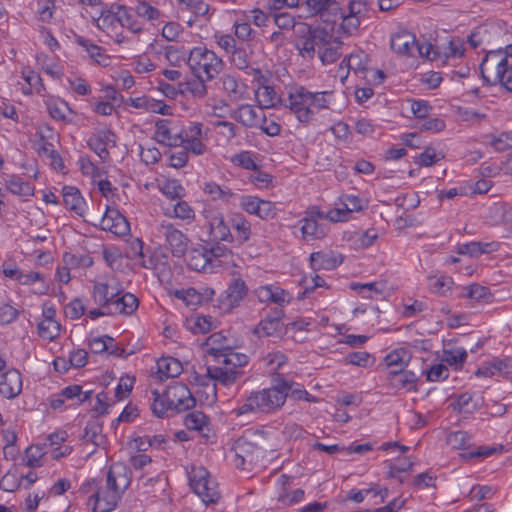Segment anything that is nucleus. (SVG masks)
<instances>
[{"label":"nucleus","instance_id":"64","mask_svg":"<svg viewBox=\"0 0 512 512\" xmlns=\"http://www.w3.org/2000/svg\"><path fill=\"white\" fill-rule=\"evenodd\" d=\"M490 144L498 152L512 148V132H503L498 137L493 136Z\"/></svg>","mask_w":512,"mask_h":512},{"label":"nucleus","instance_id":"10","mask_svg":"<svg viewBox=\"0 0 512 512\" xmlns=\"http://www.w3.org/2000/svg\"><path fill=\"white\" fill-rule=\"evenodd\" d=\"M158 232L165 239L174 257L185 256L189 239L182 231L171 223L162 222L158 227Z\"/></svg>","mask_w":512,"mask_h":512},{"label":"nucleus","instance_id":"52","mask_svg":"<svg viewBox=\"0 0 512 512\" xmlns=\"http://www.w3.org/2000/svg\"><path fill=\"white\" fill-rule=\"evenodd\" d=\"M165 155L169 159V165L177 169L184 167L187 164L189 158L188 153L183 146H181V149L177 151H166Z\"/></svg>","mask_w":512,"mask_h":512},{"label":"nucleus","instance_id":"24","mask_svg":"<svg viewBox=\"0 0 512 512\" xmlns=\"http://www.w3.org/2000/svg\"><path fill=\"white\" fill-rule=\"evenodd\" d=\"M64 206L75 212L78 216H83L85 200L78 188L73 186H64L62 190Z\"/></svg>","mask_w":512,"mask_h":512},{"label":"nucleus","instance_id":"60","mask_svg":"<svg viewBox=\"0 0 512 512\" xmlns=\"http://www.w3.org/2000/svg\"><path fill=\"white\" fill-rule=\"evenodd\" d=\"M261 201L262 199L256 196L246 195L241 197L240 206L247 213L259 216Z\"/></svg>","mask_w":512,"mask_h":512},{"label":"nucleus","instance_id":"14","mask_svg":"<svg viewBox=\"0 0 512 512\" xmlns=\"http://www.w3.org/2000/svg\"><path fill=\"white\" fill-rule=\"evenodd\" d=\"M208 354L213 356L216 361L224 365H234V367H244L249 362V357L244 353L236 352L230 346L210 347Z\"/></svg>","mask_w":512,"mask_h":512},{"label":"nucleus","instance_id":"40","mask_svg":"<svg viewBox=\"0 0 512 512\" xmlns=\"http://www.w3.org/2000/svg\"><path fill=\"white\" fill-rule=\"evenodd\" d=\"M153 403L151 404L152 412L158 418H163L168 411L175 412L172 405L166 399V393L160 394L157 390L152 392Z\"/></svg>","mask_w":512,"mask_h":512},{"label":"nucleus","instance_id":"46","mask_svg":"<svg viewBox=\"0 0 512 512\" xmlns=\"http://www.w3.org/2000/svg\"><path fill=\"white\" fill-rule=\"evenodd\" d=\"M192 323L190 329L193 333L205 334L213 328V317L211 316H196L194 319L189 320Z\"/></svg>","mask_w":512,"mask_h":512},{"label":"nucleus","instance_id":"20","mask_svg":"<svg viewBox=\"0 0 512 512\" xmlns=\"http://www.w3.org/2000/svg\"><path fill=\"white\" fill-rule=\"evenodd\" d=\"M121 290L118 285H112L110 283L96 282L93 287V299L94 302L101 307L110 308L113 300L120 295Z\"/></svg>","mask_w":512,"mask_h":512},{"label":"nucleus","instance_id":"25","mask_svg":"<svg viewBox=\"0 0 512 512\" xmlns=\"http://www.w3.org/2000/svg\"><path fill=\"white\" fill-rule=\"evenodd\" d=\"M207 80L203 76L195 77L186 81L178 82V91L180 95H191L194 98H204L207 95Z\"/></svg>","mask_w":512,"mask_h":512},{"label":"nucleus","instance_id":"30","mask_svg":"<svg viewBox=\"0 0 512 512\" xmlns=\"http://www.w3.org/2000/svg\"><path fill=\"white\" fill-rule=\"evenodd\" d=\"M207 372H212L213 375L211 377L214 381L219 382L224 386L233 385L243 374V371L230 370L229 367L225 366H217V367H207Z\"/></svg>","mask_w":512,"mask_h":512},{"label":"nucleus","instance_id":"5","mask_svg":"<svg viewBox=\"0 0 512 512\" xmlns=\"http://www.w3.org/2000/svg\"><path fill=\"white\" fill-rule=\"evenodd\" d=\"M191 489L208 504H215L220 499L218 484L204 467H193L188 473Z\"/></svg>","mask_w":512,"mask_h":512},{"label":"nucleus","instance_id":"58","mask_svg":"<svg viewBox=\"0 0 512 512\" xmlns=\"http://www.w3.org/2000/svg\"><path fill=\"white\" fill-rule=\"evenodd\" d=\"M466 296L476 301H486L491 297L489 289L479 284H472L465 288Z\"/></svg>","mask_w":512,"mask_h":512},{"label":"nucleus","instance_id":"59","mask_svg":"<svg viewBox=\"0 0 512 512\" xmlns=\"http://www.w3.org/2000/svg\"><path fill=\"white\" fill-rule=\"evenodd\" d=\"M183 147L187 151V153H192L194 155H203L207 151V146L201 141V138L194 137L189 138L188 133L185 135V142Z\"/></svg>","mask_w":512,"mask_h":512},{"label":"nucleus","instance_id":"55","mask_svg":"<svg viewBox=\"0 0 512 512\" xmlns=\"http://www.w3.org/2000/svg\"><path fill=\"white\" fill-rule=\"evenodd\" d=\"M444 156L442 154L436 153L435 149L432 147H427L424 152H422L416 159V163L423 167H429L433 164L437 163Z\"/></svg>","mask_w":512,"mask_h":512},{"label":"nucleus","instance_id":"61","mask_svg":"<svg viewBox=\"0 0 512 512\" xmlns=\"http://www.w3.org/2000/svg\"><path fill=\"white\" fill-rule=\"evenodd\" d=\"M137 16L147 20H156L160 16V11L147 2H139L135 7Z\"/></svg>","mask_w":512,"mask_h":512},{"label":"nucleus","instance_id":"50","mask_svg":"<svg viewBox=\"0 0 512 512\" xmlns=\"http://www.w3.org/2000/svg\"><path fill=\"white\" fill-rule=\"evenodd\" d=\"M101 432L102 424L97 419L91 420L87 423L84 429L83 439L86 442H91L95 445H99L98 438L101 437Z\"/></svg>","mask_w":512,"mask_h":512},{"label":"nucleus","instance_id":"35","mask_svg":"<svg viewBox=\"0 0 512 512\" xmlns=\"http://www.w3.org/2000/svg\"><path fill=\"white\" fill-rule=\"evenodd\" d=\"M253 333L258 337L280 336L283 333V324L266 316L255 326Z\"/></svg>","mask_w":512,"mask_h":512},{"label":"nucleus","instance_id":"22","mask_svg":"<svg viewBox=\"0 0 512 512\" xmlns=\"http://www.w3.org/2000/svg\"><path fill=\"white\" fill-rule=\"evenodd\" d=\"M388 379L393 388L405 389L407 391L416 390L415 382L417 381V376L412 371L402 368L391 369V371H388Z\"/></svg>","mask_w":512,"mask_h":512},{"label":"nucleus","instance_id":"48","mask_svg":"<svg viewBox=\"0 0 512 512\" xmlns=\"http://www.w3.org/2000/svg\"><path fill=\"white\" fill-rule=\"evenodd\" d=\"M286 388H281L283 394H286V399L290 397L294 400H303V397L308 395V392L304 389L303 385L295 383L293 381L284 378Z\"/></svg>","mask_w":512,"mask_h":512},{"label":"nucleus","instance_id":"4","mask_svg":"<svg viewBox=\"0 0 512 512\" xmlns=\"http://www.w3.org/2000/svg\"><path fill=\"white\" fill-rule=\"evenodd\" d=\"M187 65L195 77L204 74L207 81L215 79L225 67L223 60L205 46H197L189 51Z\"/></svg>","mask_w":512,"mask_h":512},{"label":"nucleus","instance_id":"44","mask_svg":"<svg viewBox=\"0 0 512 512\" xmlns=\"http://www.w3.org/2000/svg\"><path fill=\"white\" fill-rule=\"evenodd\" d=\"M164 54L171 65L177 66L183 61L187 62L188 53L183 46L168 45L164 47Z\"/></svg>","mask_w":512,"mask_h":512},{"label":"nucleus","instance_id":"49","mask_svg":"<svg viewBox=\"0 0 512 512\" xmlns=\"http://www.w3.org/2000/svg\"><path fill=\"white\" fill-rule=\"evenodd\" d=\"M502 447L499 449L492 446H479L475 450L470 452H463L460 454V457L464 460H471L473 458L484 459L487 458L497 452H501Z\"/></svg>","mask_w":512,"mask_h":512},{"label":"nucleus","instance_id":"12","mask_svg":"<svg viewBox=\"0 0 512 512\" xmlns=\"http://www.w3.org/2000/svg\"><path fill=\"white\" fill-rule=\"evenodd\" d=\"M100 227L117 236H125L130 232V225L127 219L117 210L109 206L101 218Z\"/></svg>","mask_w":512,"mask_h":512},{"label":"nucleus","instance_id":"34","mask_svg":"<svg viewBox=\"0 0 512 512\" xmlns=\"http://www.w3.org/2000/svg\"><path fill=\"white\" fill-rule=\"evenodd\" d=\"M5 185L11 193L18 196L28 197L34 194V187L18 175H10L5 180Z\"/></svg>","mask_w":512,"mask_h":512},{"label":"nucleus","instance_id":"38","mask_svg":"<svg viewBox=\"0 0 512 512\" xmlns=\"http://www.w3.org/2000/svg\"><path fill=\"white\" fill-rule=\"evenodd\" d=\"M336 18H340L342 20L340 24V30L345 35H352V33L358 29L361 23V17L351 13L344 14L340 8L339 11L337 12V16L334 17L332 20L336 21Z\"/></svg>","mask_w":512,"mask_h":512},{"label":"nucleus","instance_id":"16","mask_svg":"<svg viewBox=\"0 0 512 512\" xmlns=\"http://www.w3.org/2000/svg\"><path fill=\"white\" fill-rule=\"evenodd\" d=\"M22 391V376L17 369L0 374V394L8 399L17 397Z\"/></svg>","mask_w":512,"mask_h":512},{"label":"nucleus","instance_id":"3","mask_svg":"<svg viewBox=\"0 0 512 512\" xmlns=\"http://www.w3.org/2000/svg\"><path fill=\"white\" fill-rule=\"evenodd\" d=\"M482 80L488 86L500 85L512 92V60L503 50H494L486 54L479 66Z\"/></svg>","mask_w":512,"mask_h":512},{"label":"nucleus","instance_id":"32","mask_svg":"<svg viewBox=\"0 0 512 512\" xmlns=\"http://www.w3.org/2000/svg\"><path fill=\"white\" fill-rule=\"evenodd\" d=\"M301 231L304 238L322 239L328 233V227L324 223H319L316 219L305 217Z\"/></svg>","mask_w":512,"mask_h":512},{"label":"nucleus","instance_id":"47","mask_svg":"<svg viewBox=\"0 0 512 512\" xmlns=\"http://www.w3.org/2000/svg\"><path fill=\"white\" fill-rule=\"evenodd\" d=\"M222 85L231 100H238L241 97L240 84L236 77L224 75L222 77Z\"/></svg>","mask_w":512,"mask_h":512},{"label":"nucleus","instance_id":"51","mask_svg":"<svg viewBox=\"0 0 512 512\" xmlns=\"http://www.w3.org/2000/svg\"><path fill=\"white\" fill-rule=\"evenodd\" d=\"M45 452L39 445L30 446L25 450L26 466L30 468L40 467L42 465L41 458Z\"/></svg>","mask_w":512,"mask_h":512},{"label":"nucleus","instance_id":"18","mask_svg":"<svg viewBox=\"0 0 512 512\" xmlns=\"http://www.w3.org/2000/svg\"><path fill=\"white\" fill-rule=\"evenodd\" d=\"M210 240L215 242H233L234 237L230 230V219L225 220L223 214L217 213L209 219Z\"/></svg>","mask_w":512,"mask_h":512},{"label":"nucleus","instance_id":"6","mask_svg":"<svg viewBox=\"0 0 512 512\" xmlns=\"http://www.w3.org/2000/svg\"><path fill=\"white\" fill-rule=\"evenodd\" d=\"M122 11L123 5L121 4H106L100 10L99 16L93 17V22L96 27L110 36L117 44H121L125 41V37L120 31Z\"/></svg>","mask_w":512,"mask_h":512},{"label":"nucleus","instance_id":"43","mask_svg":"<svg viewBox=\"0 0 512 512\" xmlns=\"http://www.w3.org/2000/svg\"><path fill=\"white\" fill-rule=\"evenodd\" d=\"M209 418L201 411H193L185 416L184 424L189 430L201 431Z\"/></svg>","mask_w":512,"mask_h":512},{"label":"nucleus","instance_id":"7","mask_svg":"<svg viewBox=\"0 0 512 512\" xmlns=\"http://www.w3.org/2000/svg\"><path fill=\"white\" fill-rule=\"evenodd\" d=\"M234 465L242 470H252L263 459L265 449L246 436L239 437L233 444Z\"/></svg>","mask_w":512,"mask_h":512},{"label":"nucleus","instance_id":"62","mask_svg":"<svg viewBox=\"0 0 512 512\" xmlns=\"http://www.w3.org/2000/svg\"><path fill=\"white\" fill-rule=\"evenodd\" d=\"M250 175V181L258 188H267L273 181V176L267 172L260 170L257 166V170H252Z\"/></svg>","mask_w":512,"mask_h":512},{"label":"nucleus","instance_id":"36","mask_svg":"<svg viewBox=\"0 0 512 512\" xmlns=\"http://www.w3.org/2000/svg\"><path fill=\"white\" fill-rule=\"evenodd\" d=\"M252 50L244 47L243 45L236 46L233 51L229 54L232 63L239 70H245L250 65Z\"/></svg>","mask_w":512,"mask_h":512},{"label":"nucleus","instance_id":"11","mask_svg":"<svg viewBox=\"0 0 512 512\" xmlns=\"http://www.w3.org/2000/svg\"><path fill=\"white\" fill-rule=\"evenodd\" d=\"M248 294V287L245 281L240 278H233L226 290L219 297V303L225 311H231L238 307Z\"/></svg>","mask_w":512,"mask_h":512},{"label":"nucleus","instance_id":"26","mask_svg":"<svg viewBox=\"0 0 512 512\" xmlns=\"http://www.w3.org/2000/svg\"><path fill=\"white\" fill-rule=\"evenodd\" d=\"M139 301L135 295L132 293L126 292L121 296L118 295L114 300L110 307L113 313H119L124 315H132L138 308Z\"/></svg>","mask_w":512,"mask_h":512},{"label":"nucleus","instance_id":"33","mask_svg":"<svg viewBox=\"0 0 512 512\" xmlns=\"http://www.w3.org/2000/svg\"><path fill=\"white\" fill-rule=\"evenodd\" d=\"M415 42V36L407 31L396 33L391 37V49L401 55L409 54L412 45Z\"/></svg>","mask_w":512,"mask_h":512},{"label":"nucleus","instance_id":"19","mask_svg":"<svg viewBox=\"0 0 512 512\" xmlns=\"http://www.w3.org/2000/svg\"><path fill=\"white\" fill-rule=\"evenodd\" d=\"M308 11L311 15H320L324 22H335L329 16L336 17L339 11V4L336 0H305Z\"/></svg>","mask_w":512,"mask_h":512},{"label":"nucleus","instance_id":"17","mask_svg":"<svg viewBox=\"0 0 512 512\" xmlns=\"http://www.w3.org/2000/svg\"><path fill=\"white\" fill-rule=\"evenodd\" d=\"M231 116L247 128L258 127L261 120H265L262 108H255L250 104L240 105Z\"/></svg>","mask_w":512,"mask_h":512},{"label":"nucleus","instance_id":"41","mask_svg":"<svg viewBox=\"0 0 512 512\" xmlns=\"http://www.w3.org/2000/svg\"><path fill=\"white\" fill-rule=\"evenodd\" d=\"M204 192L208 194L212 200H221L228 202L233 196V192L228 187H221L217 183L211 181L204 185Z\"/></svg>","mask_w":512,"mask_h":512},{"label":"nucleus","instance_id":"29","mask_svg":"<svg viewBox=\"0 0 512 512\" xmlns=\"http://www.w3.org/2000/svg\"><path fill=\"white\" fill-rule=\"evenodd\" d=\"M157 368V373L161 380L178 377L183 370L181 362L173 357L160 358L157 361Z\"/></svg>","mask_w":512,"mask_h":512},{"label":"nucleus","instance_id":"2","mask_svg":"<svg viewBox=\"0 0 512 512\" xmlns=\"http://www.w3.org/2000/svg\"><path fill=\"white\" fill-rule=\"evenodd\" d=\"M286 387L284 377L279 373L274 374L271 387L252 392L245 402L235 410L236 414L239 416L247 413L276 412L286 401V394L281 391V388Z\"/></svg>","mask_w":512,"mask_h":512},{"label":"nucleus","instance_id":"21","mask_svg":"<svg viewBox=\"0 0 512 512\" xmlns=\"http://www.w3.org/2000/svg\"><path fill=\"white\" fill-rule=\"evenodd\" d=\"M342 261L343 257L332 251H317L310 255L311 267L314 270H333L338 267Z\"/></svg>","mask_w":512,"mask_h":512},{"label":"nucleus","instance_id":"63","mask_svg":"<svg viewBox=\"0 0 512 512\" xmlns=\"http://www.w3.org/2000/svg\"><path fill=\"white\" fill-rule=\"evenodd\" d=\"M232 162L246 170H257V164L249 151H242L233 156Z\"/></svg>","mask_w":512,"mask_h":512},{"label":"nucleus","instance_id":"27","mask_svg":"<svg viewBox=\"0 0 512 512\" xmlns=\"http://www.w3.org/2000/svg\"><path fill=\"white\" fill-rule=\"evenodd\" d=\"M233 229L235 232L234 241L238 245H242L247 242L251 236V224L241 214H235L230 217V230Z\"/></svg>","mask_w":512,"mask_h":512},{"label":"nucleus","instance_id":"45","mask_svg":"<svg viewBox=\"0 0 512 512\" xmlns=\"http://www.w3.org/2000/svg\"><path fill=\"white\" fill-rule=\"evenodd\" d=\"M471 436L466 431H456L448 435L447 443L454 449L466 450L470 446Z\"/></svg>","mask_w":512,"mask_h":512},{"label":"nucleus","instance_id":"31","mask_svg":"<svg viewBox=\"0 0 512 512\" xmlns=\"http://www.w3.org/2000/svg\"><path fill=\"white\" fill-rule=\"evenodd\" d=\"M76 43L83 47L89 54L90 58L94 60L98 65L103 67L109 65V57L104 53L102 47L90 42L82 36H77Z\"/></svg>","mask_w":512,"mask_h":512},{"label":"nucleus","instance_id":"28","mask_svg":"<svg viewBox=\"0 0 512 512\" xmlns=\"http://www.w3.org/2000/svg\"><path fill=\"white\" fill-rule=\"evenodd\" d=\"M369 61V56L362 50H359L355 53H351L349 56L345 57L339 69H343L346 67L349 70H353L355 73H366L369 71L367 67V63Z\"/></svg>","mask_w":512,"mask_h":512},{"label":"nucleus","instance_id":"13","mask_svg":"<svg viewBox=\"0 0 512 512\" xmlns=\"http://www.w3.org/2000/svg\"><path fill=\"white\" fill-rule=\"evenodd\" d=\"M120 499V493L113 492L105 487H99L89 497V504L92 503V512H110L117 507Z\"/></svg>","mask_w":512,"mask_h":512},{"label":"nucleus","instance_id":"56","mask_svg":"<svg viewBox=\"0 0 512 512\" xmlns=\"http://www.w3.org/2000/svg\"><path fill=\"white\" fill-rule=\"evenodd\" d=\"M319 58L324 65L332 64L341 56L339 47H332L330 43L318 50Z\"/></svg>","mask_w":512,"mask_h":512},{"label":"nucleus","instance_id":"54","mask_svg":"<svg viewBox=\"0 0 512 512\" xmlns=\"http://www.w3.org/2000/svg\"><path fill=\"white\" fill-rule=\"evenodd\" d=\"M176 296L185 301L187 306H197L202 303L203 295L194 288L176 291Z\"/></svg>","mask_w":512,"mask_h":512},{"label":"nucleus","instance_id":"53","mask_svg":"<svg viewBox=\"0 0 512 512\" xmlns=\"http://www.w3.org/2000/svg\"><path fill=\"white\" fill-rule=\"evenodd\" d=\"M122 28H127L133 33H140L142 31L141 24L135 19V17L129 12L127 7L124 5L120 19V30Z\"/></svg>","mask_w":512,"mask_h":512},{"label":"nucleus","instance_id":"8","mask_svg":"<svg viewBox=\"0 0 512 512\" xmlns=\"http://www.w3.org/2000/svg\"><path fill=\"white\" fill-rule=\"evenodd\" d=\"M307 34L303 35L296 43L300 55L304 58H313L316 49L328 45L331 42L332 35L327 29L322 27L311 28L306 26Z\"/></svg>","mask_w":512,"mask_h":512},{"label":"nucleus","instance_id":"39","mask_svg":"<svg viewBox=\"0 0 512 512\" xmlns=\"http://www.w3.org/2000/svg\"><path fill=\"white\" fill-rule=\"evenodd\" d=\"M407 356L408 351L406 349H396L387 354L384 358V362L388 368V371L398 368L405 369L408 364V359H405Z\"/></svg>","mask_w":512,"mask_h":512},{"label":"nucleus","instance_id":"15","mask_svg":"<svg viewBox=\"0 0 512 512\" xmlns=\"http://www.w3.org/2000/svg\"><path fill=\"white\" fill-rule=\"evenodd\" d=\"M115 137L111 130H99L90 137L87 144L102 161H106L110 156L108 147L116 146Z\"/></svg>","mask_w":512,"mask_h":512},{"label":"nucleus","instance_id":"42","mask_svg":"<svg viewBox=\"0 0 512 512\" xmlns=\"http://www.w3.org/2000/svg\"><path fill=\"white\" fill-rule=\"evenodd\" d=\"M38 334L41 338L53 341L60 335L61 325L56 320L41 321L38 324Z\"/></svg>","mask_w":512,"mask_h":512},{"label":"nucleus","instance_id":"23","mask_svg":"<svg viewBox=\"0 0 512 512\" xmlns=\"http://www.w3.org/2000/svg\"><path fill=\"white\" fill-rule=\"evenodd\" d=\"M185 255L186 264L191 270L203 272L206 271L208 267L212 268L210 258L208 257L206 247L204 246L187 250Z\"/></svg>","mask_w":512,"mask_h":512},{"label":"nucleus","instance_id":"37","mask_svg":"<svg viewBox=\"0 0 512 512\" xmlns=\"http://www.w3.org/2000/svg\"><path fill=\"white\" fill-rule=\"evenodd\" d=\"M453 280L448 276H431L428 278V286L432 293L446 296L451 290Z\"/></svg>","mask_w":512,"mask_h":512},{"label":"nucleus","instance_id":"57","mask_svg":"<svg viewBox=\"0 0 512 512\" xmlns=\"http://www.w3.org/2000/svg\"><path fill=\"white\" fill-rule=\"evenodd\" d=\"M49 144L40 146L37 148V152L40 156L46 155L51 159V164L55 170H62L65 166L59 153L54 148H49Z\"/></svg>","mask_w":512,"mask_h":512},{"label":"nucleus","instance_id":"9","mask_svg":"<svg viewBox=\"0 0 512 512\" xmlns=\"http://www.w3.org/2000/svg\"><path fill=\"white\" fill-rule=\"evenodd\" d=\"M166 399L172 405L175 413L192 409L196 405V399L186 384L173 382L164 391Z\"/></svg>","mask_w":512,"mask_h":512},{"label":"nucleus","instance_id":"1","mask_svg":"<svg viewBox=\"0 0 512 512\" xmlns=\"http://www.w3.org/2000/svg\"><path fill=\"white\" fill-rule=\"evenodd\" d=\"M332 92L319 91L311 92L304 86L291 87L288 91L286 107L303 125H309L317 112L328 109L326 97Z\"/></svg>","mask_w":512,"mask_h":512}]
</instances>
